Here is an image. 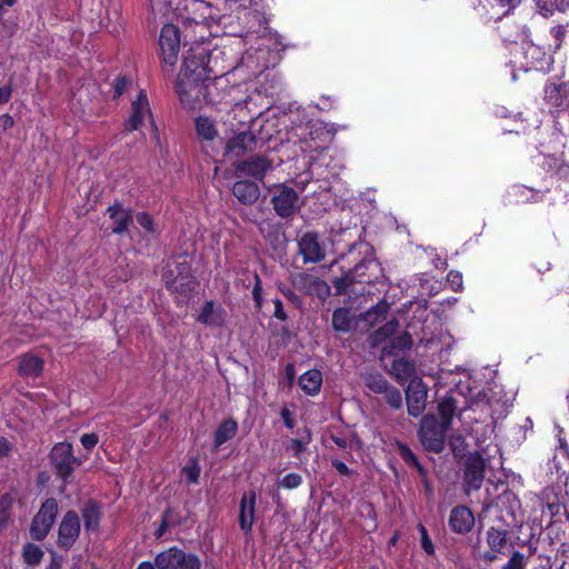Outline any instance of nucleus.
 <instances>
[{
	"label": "nucleus",
	"instance_id": "obj_13",
	"mask_svg": "<svg viewBox=\"0 0 569 569\" xmlns=\"http://www.w3.org/2000/svg\"><path fill=\"white\" fill-rule=\"evenodd\" d=\"M146 114L149 116L151 124L156 128L147 93L144 90H140L131 103V114L123 123L124 130L128 132L138 130L141 127Z\"/></svg>",
	"mask_w": 569,
	"mask_h": 569
},
{
	"label": "nucleus",
	"instance_id": "obj_50",
	"mask_svg": "<svg viewBox=\"0 0 569 569\" xmlns=\"http://www.w3.org/2000/svg\"><path fill=\"white\" fill-rule=\"evenodd\" d=\"M417 528H418V531L420 533V546H421V549L428 556H433L435 552H436V549H435V546H433V542H432L431 538L429 537L427 528L422 523H419Z\"/></svg>",
	"mask_w": 569,
	"mask_h": 569
},
{
	"label": "nucleus",
	"instance_id": "obj_34",
	"mask_svg": "<svg viewBox=\"0 0 569 569\" xmlns=\"http://www.w3.org/2000/svg\"><path fill=\"white\" fill-rule=\"evenodd\" d=\"M391 372L399 381H407L416 373L413 361L407 358H396L391 362Z\"/></svg>",
	"mask_w": 569,
	"mask_h": 569
},
{
	"label": "nucleus",
	"instance_id": "obj_32",
	"mask_svg": "<svg viewBox=\"0 0 569 569\" xmlns=\"http://www.w3.org/2000/svg\"><path fill=\"white\" fill-rule=\"evenodd\" d=\"M182 549L173 546L161 552L154 558L157 569H177Z\"/></svg>",
	"mask_w": 569,
	"mask_h": 569
},
{
	"label": "nucleus",
	"instance_id": "obj_39",
	"mask_svg": "<svg viewBox=\"0 0 569 569\" xmlns=\"http://www.w3.org/2000/svg\"><path fill=\"white\" fill-rule=\"evenodd\" d=\"M176 272L172 269H168L163 272V281L167 290L178 293L183 298H190V288L187 284H177L174 279Z\"/></svg>",
	"mask_w": 569,
	"mask_h": 569
},
{
	"label": "nucleus",
	"instance_id": "obj_21",
	"mask_svg": "<svg viewBox=\"0 0 569 569\" xmlns=\"http://www.w3.org/2000/svg\"><path fill=\"white\" fill-rule=\"evenodd\" d=\"M211 26L212 24L182 23L183 46L187 47L190 44V47H204L212 36L210 30Z\"/></svg>",
	"mask_w": 569,
	"mask_h": 569
},
{
	"label": "nucleus",
	"instance_id": "obj_23",
	"mask_svg": "<svg viewBox=\"0 0 569 569\" xmlns=\"http://www.w3.org/2000/svg\"><path fill=\"white\" fill-rule=\"evenodd\" d=\"M107 213L113 221L111 229L114 234H123L128 231L132 223V210L130 208L124 209L121 202L116 201L107 208Z\"/></svg>",
	"mask_w": 569,
	"mask_h": 569
},
{
	"label": "nucleus",
	"instance_id": "obj_11",
	"mask_svg": "<svg viewBox=\"0 0 569 569\" xmlns=\"http://www.w3.org/2000/svg\"><path fill=\"white\" fill-rule=\"evenodd\" d=\"M272 160L266 156L253 154L234 163V174L238 178L250 177L263 181L268 171L272 169Z\"/></svg>",
	"mask_w": 569,
	"mask_h": 569
},
{
	"label": "nucleus",
	"instance_id": "obj_35",
	"mask_svg": "<svg viewBox=\"0 0 569 569\" xmlns=\"http://www.w3.org/2000/svg\"><path fill=\"white\" fill-rule=\"evenodd\" d=\"M509 532L502 528L490 527L486 533V541L492 551L505 552L503 549L507 546Z\"/></svg>",
	"mask_w": 569,
	"mask_h": 569
},
{
	"label": "nucleus",
	"instance_id": "obj_19",
	"mask_svg": "<svg viewBox=\"0 0 569 569\" xmlns=\"http://www.w3.org/2000/svg\"><path fill=\"white\" fill-rule=\"evenodd\" d=\"M406 402L409 416L418 418L423 413L427 402V390L421 382L411 381L408 385Z\"/></svg>",
	"mask_w": 569,
	"mask_h": 569
},
{
	"label": "nucleus",
	"instance_id": "obj_44",
	"mask_svg": "<svg viewBox=\"0 0 569 569\" xmlns=\"http://www.w3.org/2000/svg\"><path fill=\"white\" fill-rule=\"evenodd\" d=\"M13 499L9 493H4L0 497V531L7 528L11 518V509Z\"/></svg>",
	"mask_w": 569,
	"mask_h": 569
},
{
	"label": "nucleus",
	"instance_id": "obj_42",
	"mask_svg": "<svg viewBox=\"0 0 569 569\" xmlns=\"http://www.w3.org/2000/svg\"><path fill=\"white\" fill-rule=\"evenodd\" d=\"M181 473L186 477L188 485H197L201 473L198 459L194 457L190 458L182 467Z\"/></svg>",
	"mask_w": 569,
	"mask_h": 569
},
{
	"label": "nucleus",
	"instance_id": "obj_6",
	"mask_svg": "<svg viewBox=\"0 0 569 569\" xmlns=\"http://www.w3.org/2000/svg\"><path fill=\"white\" fill-rule=\"evenodd\" d=\"M448 429L435 416L423 417L419 429V439L426 450L440 453L445 449V433Z\"/></svg>",
	"mask_w": 569,
	"mask_h": 569
},
{
	"label": "nucleus",
	"instance_id": "obj_12",
	"mask_svg": "<svg viewBox=\"0 0 569 569\" xmlns=\"http://www.w3.org/2000/svg\"><path fill=\"white\" fill-rule=\"evenodd\" d=\"M298 249L305 263H318L326 257V249L316 231L302 233L298 238Z\"/></svg>",
	"mask_w": 569,
	"mask_h": 569
},
{
	"label": "nucleus",
	"instance_id": "obj_1",
	"mask_svg": "<svg viewBox=\"0 0 569 569\" xmlns=\"http://www.w3.org/2000/svg\"><path fill=\"white\" fill-rule=\"evenodd\" d=\"M220 49L190 47L183 56L174 90L184 108L196 109L207 97V81L226 74L230 68L219 62Z\"/></svg>",
	"mask_w": 569,
	"mask_h": 569
},
{
	"label": "nucleus",
	"instance_id": "obj_33",
	"mask_svg": "<svg viewBox=\"0 0 569 569\" xmlns=\"http://www.w3.org/2000/svg\"><path fill=\"white\" fill-rule=\"evenodd\" d=\"M173 272H176L174 279L177 284H187L190 288V298L196 292V278L192 274L191 266L187 261L177 262L173 267Z\"/></svg>",
	"mask_w": 569,
	"mask_h": 569
},
{
	"label": "nucleus",
	"instance_id": "obj_38",
	"mask_svg": "<svg viewBox=\"0 0 569 569\" xmlns=\"http://www.w3.org/2000/svg\"><path fill=\"white\" fill-rule=\"evenodd\" d=\"M366 387L373 393L383 395L391 386L389 381L379 372L369 373L365 377Z\"/></svg>",
	"mask_w": 569,
	"mask_h": 569
},
{
	"label": "nucleus",
	"instance_id": "obj_29",
	"mask_svg": "<svg viewBox=\"0 0 569 569\" xmlns=\"http://www.w3.org/2000/svg\"><path fill=\"white\" fill-rule=\"evenodd\" d=\"M298 385L306 395H318L322 385L321 371L318 369H310L303 372L299 377Z\"/></svg>",
	"mask_w": 569,
	"mask_h": 569
},
{
	"label": "nucleus",
	"instance_id": "obj_14",
	"mask_svg": "<svg viewBox=\"0 0 569 569\" xmlns=\"http://www.w3.org/2000/svg\"><path fill=\"white\" fill-rule=\"evenodd\" d=\"M257 498V491L251 489L246 491L240 499L238 522L241 531L246 536H249L252 532L256 519Z\"/></svg>",
	"mask_w": 569,
	"mask_h": 569
},
{
	"label": "nucleus",
	"instance_id": "obj_8",
	"mask_svg": "<svg viewBox=\"0 0 569 569\" xmlns=\"http://www.w3.org/2000/svg\"><path fill=\"white\" fill-rule=\"evenodd\" d=\"M80 532L81 525L77 511L68 510L58 527V548L63 551H69L78 540Z\"/></svg>",
	"mask_w": 569,
	"mask_h": 569
},
{
	"label": "nucleus",
	"instance_id": "obj_37",
	"mask_svg": "<svg viewBox=\"0 0 569 569\" xmlns=\"http://www.w3.org/2000/svg\"><path fill=\"white\" fill-rule=\"evenodd\" d=\"M194 124L196 132L198 137L202 140L212 141L218 134L214 122L207 117H197L194 120Z\"/></svg>",
	"mask_w": 569,
	"mask_h": 569
},
{
	"label": "nucleus",
	"instance_id": "obj_45",
	"mask_svg": "<svg viewBox=\"0 0 569 569\" xmlns=\"http://www.w3.org/2000/svg\"><path fill=\"white\" fill-rule=\"evenodd\" d=\"M353 283H358V281L355 279L350 269L341 277H337L332 280L336 295L339 296L346 293Z\"/></svg>",
	"mask_w": 569,
	"mask_h": 569
},
{
	"label": "nucleus",
	"instance_id": "obj_41",
	"mask_svg": "<svg viewBox=\"0 0 569 569\" xmlns=\"http://www.w3.org/2000/svg\"><path fill=\"white\" fill-rule=\"evenodd\" d=\"M44 556L43 550L36 543L27 542L22 549V557L27 565H39Z\"/></svg>",
	"mask_w": 569,
	"mask_h": 569
},
{
	"label": "nucleus",
	"instance_id": "obj_64",
	"mask_svg": "<svg viewBox=\"0 0 569 569\" xmlns=\"http://www.w3.org/2000/svg\"><path fill=\"white\" fill-rule=\"evenodd\" d=\"M274 306L273 317L281 321H287L288 315L283 309V303L279 298L272 300Z\"/></svg>",
	"mask_w": 569,
	"mask_h": 569
},
{
	"label": "nucleus",
	"instance_id": "obj_30",
	"mask_svg": "<svg viewBox=\"0 0 569 569\" xmlns=\"http://www.w3.org/2000/svg\"><path fill=\"white\" fill-rule=\"evenodd\" d=\"M457 411V400L453 397L452 391L446 393V396L438 402V416L440 423L445 427L450 428L453 416Z\"/></svg>",
	"mask_w": 569,
	"mask_h": 569
},
{
	"label": "nucleus",
	"instance_id": "obj_2",
	"mask_svg": "<svg viewBox=\"0 0 569 569\" xmlns=\"http://www.w3.org/2000/svg\"><path fill=\"white\" fill-rule=\"evenodd\" d=\"M48 458L54 475L64 485L71 481L74 470L82 463L81 459L73 455L72 443L68 441L54 443Z\"/></svg>",
	"mask_w": 569,
	"mask_h": 569
},
{
	"label": "nucleus",
	"instance_id": "obj_43",
	"mask_svg": "<svg viewBox=\"0 0 569 569\" xmlns=\"http://www.w3.org/2000/svg\"><path fill=\"white\" fill-rule=\"evenodd\" d=\"M331 293L330 286L322 279L316 278L309 290L307 291V296L316 297L322 301H325Z\"/></svg>",
	"mask_w": 569,
	"mask_h": 569
},
{
	"label": "nucleus",
	"instance_id": "obj_61",
	"mask_svg": "<svg viewBox=\"0 0 569 569\" xmlns=\"http://www.w3.org/2000/svg\"><path fill=\"white\" fill-rule=\"evenodd\" d=\"M280 417L282 419L283 425L292 430L296 426V419L293 412L288 408V406H283L280 410Z\"/></svg>",
	"mask_w": 569,
	"mask_h": 569
},
{
	"label": "nucleus",
	"instance_id": "obj_18",
	"mask_svg": "<svg viewBox=\"0 0 569 569\" xmlns=\"http://www.w3.org/2000/svg\"><path fill=\"white\" fill-rule=\"evenodd\" d=\"M186 14H181L182 23L212 24V6L206 1L192 0L184 7Z\"/></svg>",
	"mask_w": 569,
	"mask_h": 569
},
{
	"label": "nucleus",
	"instance_id": "obj_36",
	"mask_svg": "<svg viewBox=\"0 0 569 569\" xmlns=\"http://www.w3.org/2000/svg\"><path fill=\"white\" fill-rule=\"evenodd\" d=\"M389 309V303L386 300H380L376 306H373L362 315V319L370 326H375L379 322H382L386 319Z\"/></svg>",
	"mask_w": 569,
	"mask_h": 569
},
{
	"label": "nucleus",
	"instance_id": "obj_55",
	"mask_svg": "<svg viewBox=\"0 0 569 569\" xmlns=\"http://www.w3.org/2000/svg\"><path fill=\"white\" fill-rule=\"evenodd\" d=\"M302 483V477L299 473H287L281 480L280 486L284 489L292 490Z\"/></svg>",
	"mask_w": 569,
	"mask_h": 569
},
{
	"label": "nucleus",
	"instance_id": "obj_53",
	"mask_svg": "<svg viewBox=\"0 0 569 569\" xmlns=\"http://www.w3.org/2000/svg\"><path fill=\"white\" fill-rule=\"evenodd\" d=\"M130 84V79L127 76H117L113 80V93L112 99H119L127 90Z\"/></svg>",
	"mask_w": 569,
	"mask_h": 569
},
{
	"label": "nucleus",
	"instance_id": "obj_56",
	"mask_svg": "<svg viewBox=\"0 0 569 569\" xmlns=\"http://www.w3.org/2000/svg\"><path fill=\"white\" fill-rule=\"evenodd\" d=\"M503 569H525L526 559L520 551H513L507 563L502 567Z\"/></svg>",
	"mask_w": 569,
	"mask_h": 569
},
{
	"label": "nucleus",
	"instance_id": "obj_31",
	"mask_svg": "<svg viewBox=\"0 0 569 569\" xmlns=\"http://www.w3.org/2000/svg\"><path fill=\"white\" fill-rule=\"evenodd\" d=\"M353 322L350 309L339 307L333 310L331 326L335 331L346 333L352 329Z\"/></svg>",
	"mask_w": 569,
	"mask_h": 569
},
{
	"label": "nucleus",
	"instance_id": "obj_59",
	"mask_svg": "<svg viewBox=\"0 0 569 569\" xmlns=\"http://www.w3.org/2000/svg\"><path fill=\"white\" fill-rule=\"evenodd\" d=\"M162 518H164L171 527H177L182 523V518L180 513L172 508H167L162 512Z\"/></svg>",
	"mask_w": 569,
	"mask_h": 569
},
{
	"label": "nucleus",
	"instance_id": "obj_54",
	"mask_svg": "<svg viewBox=\"0 0 569 569\" xmlns=\"http://www.w3.org/2000/svg\"><path fill=\"white\" fill-rule=\"evenodd\" d=\"M253 288H252V299L254 301L256 308L261 309L263 298H262V281L257 272H253Z\"/></svg>",
	"mask_w": 569,
	"mask_h": 569
},
{
	"label": "nucleus",
	"instance_id": "obj_48",
	"mask_svg": "<svg viewBox=\"0 0 569 569\" xmlns=\"http://www.w3.org/2000/svg\"><path fill=\"white\" fill-rule=\"evenodd\" d=\"M316 278L317 277H315V276H312L310 273L300 272V273H296L295 276H292L291 282H292V284H293V287L296 289H298L299 291H301V292H303L306 295L307 291L309 290V287L312 283V281Z\"/></svg>",
	"mask_w": 569,
	"mask_h": 569
},
{
	"label": "nucleus",
	"instance_id": "obj_27",
	"mask_svg": "<svg viewBox=\"0 0 569 569\" xmlns=\"http://www.w3.org/2000/svg\"><path fill=\"white\" fill-rule=\"evenodd\" d=\"M258 228L261 236L273 250H277L284 243L286 236L281 229V226L276 224L269 220H263L259 223Z\"/></svg>",
	"mask_w": 569,
	"mask_h": 569
},
{
	"label": "nucleus",
	"instance_id": "obj_9",
	"mask_svg": "<svg viewBox=\"0 0 569 569\" xmlns=\"http://www.w3.org/2000/svg\"><path fill=\"white\" fill-rule=\"evenodd\" d=\"M359 247L365 248V257L350 270L358 283H373L381 273L380 263L368 243H361Z\"/></svg>",
	"mask_w": 569,
	"mask_h": 569
},
{
	"label": "nucleus",
	"instance_id": "obj_22",
	"mask_svg": "<svg viewBox=\"0 0 569 569\" xmlns=\"http://www.w3.org/2000/svg\"><path fill=\"white\" fill-rule=\"evenodd\" d=\"M44 359L32 352L20 355L18 365V375L24 379L39 378L44 370Z\"/></svg>",
	"mask_w": 569,
	"mask_h": 569
},
{
	"label": "nucleus",
	"instance_id": "obj_4",
	"mask_svg": "<svg viewBox=\"0 0 569 569\" xmlns=\"http://www.w3.org/2000/svg\"><path fill=\"white\" fill-rule=\"evenodd\" d=\"M521 0H469L476 17L488 23L501 20L512 9L519 6Z\"/></svg>",
	"mask_w": 569,
	"mask_h": 569
},
{
	"label": "nucleus",
	"instance_id": "obj_7",
	"mask_svg": "<svg viewBox=\"0 0 569 569\" xmlns=\"http://www.w3.org/2000/svg\"><path fill=\"white\" fill-rule=\"evenodd\" d=\"M181 37L182 30L172 23H167L161 29L159 37L161 59L163 64L169 68H172L178 61Z\"/></svg>",
	"mask_w": 569,
	"mask_h": 569
},
{
	"label": "nucleus",
	"instance_id": "obj_62",
	"mask_svg": "<svg viewBox=\"0 0 569 569\" xmlns=\"http://www.w3.org/2000/svg\"><path fill=\"white\" fill-rule=\"evenodd\" d=\"M566 32H567L566 28L561 24L551 28L550 33L555 39V49L556 50L561 47L562 41L566 37Z\"/></svg>",
	"mask_w": 569,
	"mask_h": 569
},
{
	"label": "nucleus",
	"instance_id": "obj_17",
	"mask_svg": "<svg viewBox=\"0 0 569 569\" xmlns=\"http://www.w3.org/2000/svg\"><path fill=\"white\" fill-rule=\"evenodd\" d=\"M449 529L457 535H467L475 527L472 510L466 505H458L450 510L448 519Z\"/></svg>",
	"mask_w": 569,
	"mask_h": 569
},
{
	"label": "nucleus",
	"instance_id": "obj_57",
	"mask_svg": "<svg viewBox=\"0 0 569 569\" xmlns=\"http://www.w3.org/2000/svg\"><path fill=\"white\" fill-rule=\"evenodd\" d=\"M447 280L453 291H459L462 289L463 279L461 272L457 270H450L447 274Z\"/></svg>",
	"mask_w": 569,
	"mask_h": 569
},
{
	"label": "nucleus",
	"instance_id": "obj_25",
	"mask_svg": "<svg viewBox=\"0 0 569 569\" xmlns=\"http://www.w3.org/2000/svg\"><path fill=\"white\" fill-rule=\"evenodd\" d=\"M239 426L236 419L226 418L213 432V449H219L222 445L233 439L238 432Z\"/></svg>",
	"mask_w": 569,
	"mask_h": 569
},
{
	"label": "nucleus",
	"instance_id": "obj_24",
	"mask_svg": "<svg viewBox=\"0 0 569 569\" xmlns=\"http://www.w3.org/2000/svg\"><path fill=\"white\" fill-rule=\"evenodd\" d=\"M232 194L244 206H252L260 196L259 186L254 181L240 179L232 186Z\"/></svg>",
	"mask_w": 569,
	"mask_h": 569
},
{
	"label": "nucleus",
	"instance_id": "obj_40",
	"mask_svg": "<svg viewBox=\"0 0 569 569\" xmlns=\"http://www.w3.org/2000/svg\"><path fill=\"white\" fill-rule=\"evenodd\" d=\"M151 12L154 17L160 16L163 18H169L170 13L173 11L174 6L179 4V0H148Z\"/></svg>",
	"mask_w": 569,
	"mask_h": 569
},
{
	"label": "nucleus",
	"instance_id": "obj_20",
	"mask_svg": "<svg viewBox=\"0 0 569 569\" xmlns=\"http://www.w3.org/2000/svg\"><path fill=\"white\" fill-rule=\"evenodd\" d=\"M257 147V137L251 131L236 133L226 143V156L241 157Z\"/></svg>",
	"mask_w": 569,
	"mask_h": 569
},
{
	"label": "nucleus",
	"instance_id": "obj_5",
	"mask_svg": "<svg viewBox=\"0 0 569 569\" xmlns=\"http://www.w3.org/2000/svg\"><path fill=\"white\" fill-rule=\"evenodd\" d=\"M272 208L281 219H292L300 210L298 192L287 184L274 186L270 200Z\"/></svg>",
	"mask_w": 569,
	"mask_h": 569
},
{
	"label": "nucleus",
	"instance_id": "obj_51",
	"mask_svg": "<svg viewBox=\"0 0 569 569\" xmlns=\"http://www.w3.org/2000/svg\"><path fill=\"white\" fill-rule=\"evenodd\" d=\"M386 402L392 408V409H400L402 407V395L400 390L392 385L389 387L388 391L383 393Z\"/></svg>",
	"mask_w": 569,
	"mask_h": 569
},
{
	"label": "nucleus",
	"instance_id": "obj_63",
	"mask_svg": "<svg viewBox=\"0 0 569 569\" xmlns=\"http://www.w3.org/2000/svg\"><path fill=\"white\" fill-rule=\"evenodd\" d=\"M288 449L292 451V456L297 459L301 457V453L306 451V445L302 440L292 438L289 441Z\"/></svg>",
	"mask_w": 569,
	"mask_h": 569
},
{
	"label": "nucleus",
	"instance_id": "obj_58",
	"mask_svg": "<svg viewBox=\"0 0 569 569\" xmlns=\"http://www.w3.org/2000/svg\"><path fill=\"white\" fill-rule=\"evenodd\" d=\"M279 291L295 306L300 307L301 306V298L298 296L292 289L287 287L283 283H280L278 286Z\"/></svg>",
	"mask_w": 569,
	"mask_h": 569
},
{
	"label": "nucleus",
	"instance_id": "obj_49",
	"mask_svg": "<svg viewBox=\"0 0 569 569\" xmlns=\"http://www.w3.org/2000/svg\"><path fill=\"white\" fill-rule=\"evenodd\" d=\"M411 347H412V338H411V335L408 333L407 331L396 336L391 340V343H390V348L392 350H398V351H406V350L411 349Z\"/></svg>",
	"mask_w": 569,
	"mask_h": 569
},
{
	"label": "nucleus",
	"instance_id": "obj_47",
	"mask_svg": "<svg viewBox=\"0 0 569 569\" xmlns=\"http://www.w3.org/2000/svg\"><path fill=\"white\" fill-rule=\"evenodd\" d=\"M177 569H201V560L196 553L182 550Z\"/></svg>",
	"mask_w": 569,
	"mask_h": 569
},
{
	"label": "nucleus",
	"instance_id": "obj_52",
	"mask_svg": "<svg viewBox=\"0 0 569 569\" xmlns=\"http://www.w3.org/2000/svg\"><path fill=\"white\" fill-rule=\"evenodd\" d=\"M397 450L401 459L410 467H415L420 461L408 445L403 442H397Z\"/></svg>",
	"mask_w": 569,
	"mask_h": 569
},
{
	"label": "nucleus",
	"instance_id": "obj_10",
	"mask_svg": "<svg viewBox=\"0 0 569 569\" xmlns=\"http://www.w3.org/2000/svg\"><path fill=\"white\" fill-rule=\"evenodd\" d=\"M485 471L486 461L478 451L470 453L466 458L463 469V487L466 492L476 491L481 488Z\"/></svg>",
	"mask_w": 569,
	"mask_h": 569
},
{
	"label": "nucleus",
	"instance_id": "obj_26",
	"mask_svg": "<svg viewBox=\"0 0 569 569\" xmlns=\"http://www.w3.org/2000/svg\"><path fill=\"white\" fill-rule=\"evenodd\" d=\"M81 516L83 520L84 530L87 532L99 531L102 512L100 505L98 502L93 500L88 501L81 509Z\"/></svg>",
	"mask_w": 569,
	"mask_h": 569
},
{
	"label": "nucleus",
	"instance_id": "obj_60",
	"mask_svg": "<svg viewBox=\"0 0 569 569\" xmlns=\"http://www.w3.org/2000/svg\"><path fill=\"white\" fill-rule=\"evenodd\" d=\"M98 441H99V437L94 432L83 433L80 437V442H81L82 447L84 449H87L88 451H91L97 446Z\"/></svg>",
	"mask_w": 569,
	"mask_h": 569
},
{
	"label": "nucleus",
	"instance_id": "obj_15",
	"mask_svg": "<svg viewBox=\"0 0 569 569\" xmlns=\"http://www.w3.org/2000/svg\"><path fill=\"white\" fill-rule=\"evenodd\" d=\"M545 101L553 113L566 111L569 107V82H548L545 86Z\"/></svg>",
	"mask_w": 569,
	"mask_h": 569
},
{
	"label": "nucleus",
	"instance_id": "obj_28",
	"mask_svg": "<svg viewBox=\"0 0 569 569\" xmlns=\"http://www.w3.org/2000/svg\"><path fill=\"white\" fill-rule=\"evenodd\" d=\"M224 310L221 307L214 308V302L208 300L203 303L197 320L206 326L219 327L223 323Z\"/></svg>",
	"mask_w": 569,
	"mask_h": 569
},
{
	"label": "nucleus",
	"instance_id": "obj_3",
	"mask_svg": "<svg viewBox=\"0 0 569 569\" xmlns=\"http://www.w3.org/2000/svg\"><path fill=\"white\" fill-rule=\"evenodd\" d=\"M59 512V505L56 498H47L33 516L29 535L34 541H43L51 531Z\"/></svg>",
	"mask_w": 569,
	"mask_h": 569
},
{
	"label": "nucleus",
	"instance_id": "obj_46",
	"mask_svg": "<svg viewBox=\"0 0 569 569\" xmlns=\"http://www.w3.org/2000/svg\"><path fill=\"white\" fill-rule=\"evenodd\" d=\"M137 223L150 236L157 237V224L152 216L147 211H140L136 213Z\"/></svg>",
	"mask_w": 569,
	"mask_h": 569
},
{
	"label": "nucleus",
	"instance_id": "obj_16",
	"mask_svg": "<svg viewBox=\"0 0 569 569\" xmlns=\"http://www.w3.org/2000/svg\"><path fill=\"white\" fill-rule=\"evenodd\" d=\"M522 49L527 68L543 72L549 71L552 63V57L543 47L536 44L532 41H525Z\"/></svg>",
	"mask_w": 569,
	"mask_h": 569
}]
</instances>
